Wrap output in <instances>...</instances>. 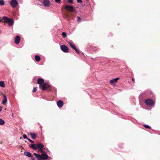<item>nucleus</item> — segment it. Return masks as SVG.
<instances>
[{
  "instance_id": "nucleus-1",
  "label": "nucleus",
  "mask_w": 160,
  "mask_h": 160,
  "mask_svg": "<svg viewBox=\"0 0 160 160\" xmlns=\"http://www.w3.org/2000/svg\"><path fill=\"white\" fill-rule=\"evenodd\" d=\"M34 155L37 158L38 160H45L48 159L49 156L47 154H42L41 155L34 153Z\"/></svg>"
},
{
  "instance_id": "nucleus-2",
  "label": "nucleus",
  "mask_w": 160,
  "mask_h": 160,
  "mask_svg": "<svg viewBox=\"0 0 160 160\" xmlns=\"http://www.w3.org/2000/svg\"><path fill=\"white\" fill-rule=\"evenodd\" d=\"M44 146L41 143H38L36 144H32L30 146V147L32 148L34 150L37 149L39 150L40 149H43Z\"/></svg>"
},
{
  "instance_id": "nucleus-3",
  "label": "nucleus",
  "mask_w": 160,
  "mask_h": 160,
  "mask_svg": "<svg viewBox=\"0 0 160 160\" xmlns=\"http://www.w3.org/2000/svg\"><path fill=\"white\" fill-rule=\"evenodd\" d=\"M2 19L4 21V22L8 23V25L10 26H12L13 24L14 21L12 19H10L4 16Z\"/></svg>"
},
{
  "instance_id": "nucleus-4",
  "label": "nucleus",
  "mask_w": 160,
  "mask_h": 160,
  "mask_svg": "<svg viewBox=\"0 0 160 160\" xmlns=\"http://www.w3.org/2000/svg\"><path fill=\"white\" fill-rule=\"evenodd\" d=\"M39 87L43 91H45L48 89L49 91L50 90V86L46 83H44L42 85H39Z\"/></svg>"
},
{
  "instance_id": "nucleus-5",
  "label": "nucleus",
  "mask_w": 160,
  "mask_h": 160,
  "mask_svg": "<svg viewBox=\"0 0 160 160\" xmlns=\"http://www.w3.org/2000/svg\"><path fill=\"white\" fill-rule=\"evenodd\" d=\"M64 8L67 11L69 12H73L74 11V8L72 6L67 5Z\"/></svg>"
},
{
  "instance_id": "nucleus-6",
  "label": "nucleus",
  "mask_w": 160,
  "mask_h": 160,
  "mask_svg": "<svg viewBox=\"0 0 160 160\" xmlns=\"http://www.w3.org/2000/svg\"><path fill=\"white\" fill-rule=\"evenodd\" d=\"M145 102L147 105L149 106H153L154 104V101L150 99H148L146 100Z\"/></svg>"
},
{
  "instance_id": "nucleus-7",
  "label": "nucleus",
  "mask_w": 160,
  "mask_h": 160,
  "mask_svg": "<svg viewBox=\"0 0 160 160\" xmlns=\"http://www.w3.org/2000/svg\"><path fill=\"white\" fill-rule=\"evenodd\" d=\"M10 4L12 8H15L18 5V2L16 0H11Z\"/></svg>"
},
{
  "instance_id": "nucleus-8",
  "label": "nucleus",
  "mask_w": 160,
  "mask_h": 160,
  "mask_svg": "<svg viewBox=\"0 0 160 160\" xmlns=\"http://www.w3.org/2000/svg\"><path fill=\"white\" fill-rule=\"evenodd\" d=\"M61 49L62 50L65 52H68V48L67 46L64 45H62L61 46Z\"/></svg>"
},
{
  "instance_id": "nucleus-9",
  "label": "nucleus",
  "mask_w": 160,
  "mask_h": 160,
  "mask_svg": "<svg viewBox=\"0 0 160 160\" xmlns=\"http://www.w3.org/2000/svg\"><path fill=\"white\" fill-rule=\"evenodd\" d=\"M37 83L39 84L40 85H42V84L44 83V79L41 78H38L37 80Z\"/></svg>"
},
{
  "instance_id": "nucleus-10",
  "label": "nucleus",
  "mask_w": 160,
  "mask_h": 160,
  "mask_svg": "<svg viewBox=\"0 0 160 160\" xmlns=\"http://www.w3.org/2000/svg\"><path fill=\"white\" fill-rule=\"evenodd\" d=\"M20 40V37L18 36H17L15 39V43L16 44H18Z\"/></svg>"
},
{
  "instance_id": "nucleus-11",
  "label": "nucleus",
  "mask_w": 160,
  "mask_h": 160,
  "mask_svg": "<svg viewBox=\"0 0 160 160\" xmlns=\"http://www.w3.org/2000/svg\"><path fill=\"white\" fill-rule=\"evenodd\" d=\"M57 104L59 108H61L63 106V102L62 100H59L57 102Z\"/></svg>"
},
{
  "instance_id": "nucleus-12",
  "label": "nucleus",
  "mask_w": 160,
  "mask_h": 160,
  "mask_svg": "<svg viewBox=\"0 0 160 160\" xmlns=\"http://www.w3.org/2000/svg\"><path fill=\"white\" fill-rule=\"evenodd\" d=\"M43 4L45 6L48 7L50 4V2L48 0H45L44 1Z\"/></svg>"
},
{
  "instance_id": "nucleus-13",
  "label": "nucleus",
  "mask_w": 160,
  "mask_h": 160,
  "mask_svg": "<svg viewBox=\"0 0 160 160\" xmlns=\"http://www.w3.org/2000/svg\"><path fill=\"white\" fill-rule=\"evenodd\" d=\"M30 135L31 136L32 138L34 140L36 139L37 138V135L34 133H30Z\"/></svg>"
},
{
  "instance_id": "nucleus-14",
  "label": "nucleus",
  "mask_w": 160,
  "mask_h": 160,
  "mask_svg": "<svg viewBox=\"0 0 160 160\" xmlns=\"http://www.w3.org/2000/svg\"><path fill=\"white\" fill-rule=\"evenodd\" d=\"M119 79V78H117L115 79L111 80L110 81V83L111 84H112L113 83H116L117 82L118 80Z\"/></svg>"
},
{
  "instance_id": "nucleus-15",
  "label": "nucleus",
  "mask_w": 160,
  "mask_h": 160,
  "mask_svg": "<svg viewBox=\"0 0 160 160\" xmlns=\"http://www.w3.org/2000/svg\"><path fill=\"white\" fill-rule=\"evenodd\" d=\"M3 100L2 102V103L3 104H5L7 102V97L5 94H3Z\"/></svg>"
},
{
  "instance_id": "nucleus-16",
  "label": "nucleus",
  "mask_w": 160,
  "mask_h": 160,
  "mask_svg": "<svg viewBox=\"0 0 160 160\" xmlns=\"http://www.w3.org/2000/svg\"><path fill=\"white\" fill-rule=\"evenodd\" d=\"M68 43L70 45L71 47L73 49H75L76 48V46L73 42H68Z\"/></svg>"
},
{
  "instance_id": "nucleus-17",
  "label": "nucleus",
  "mask_w": 160,
  "mask_h": 160,
  "mask_svg": "<svg viewBox=\"0 0 160 160\" xmlns=\"http://www.w3.org/2000/svg\"><path fill=\"white\" fill-rule=\"evenodd\" d=\"M24 154L28 157H32V154L30 152L25 151L24 153Z\"/></svg>"
},
{
  "instance_id": "nucleus-18",
  "label": "nucleus",
  "mask_w": 160,
  "mask_h": 160,
  "mask_svg": "<svg viewBox=\"0 0 160 160\" xmlns=\"http://www.w3.org/2000/svg\"><path fill=\"white\" fill-rule=\"evenodd\" d=\"M35 59L36 61L39 62L41 58L39 56L37 55L35 57Z\"/></svg>"
},
{
  "instance_id": "nucleus-19",
  "label": "nucleus",
  "mask_w": 160,
  "mask_h": 160,
  "mask_svg": "<svg viewBox=\"0 0 160 160\" xmlns=\"http://www.w3.org/2000/svg\"><path fill=\"white\" fill-rule=\"evenodd\" d=\"M37 152L38 153H40V152H42V154H47L46 152H45L43 150H42V149H40L39 150H38V151Z\"/></svg>"
},
{
  "instance_id": "nucleus-20",
  "label": "nucleus",
  "mask_w": 160,
  "mask_h": 160,
  "mask_svg": "<svg viewBox=\"0 0 160 160\" xmlns=\"http://www.w3.org/2000/svg\"><path fill=\"white\" fill-rule=\"evenodd\" d=\"M0 86L2 88H4L5 87L4 82L0 81Z\"/></svg>"
},
{
  "instance_id": "nucleus-21",
  "label": "nucleus",
  "mask_w": 160,
  "mask_h": 160,
  "mask_svg": "<svg viewBox=\"0 0 160 160\" xmlns=\"http://www.w3.org/2000/svg\"><path fill=\"white\" fill-rule=\"evenodd\" d=\"M5 123L4 121L2 119H0V125H3Z\"/></svg>"
},
{
  "instance_id": "nucleus-22",
  "label": "nucleus",
  "mask_w": 160,
  "mask_h": 160,
  "mask_svg": "<svg viewBox=\"0 0 160 160\" xmlns=\"http://www.w3.org/2000/svg\"><path fill=\"white\" fill-rule=\"evenodd\" d=\"M0 5H4V2L3 0H0Z\"/></svg>"
},
{
  "instance_id": "nucleus-23",
  "label": "nucleus",
  "mask_w": 160,
  "mask_h": 160,
  "mask_svg": "<svg viewBox=\"0 0 160 160\" xmlns=\"http://www.w3.org/2000/svg\"><path fill=\"white\" fill-rule=\"evenodd\" d=\"M143 126H144V127H145V128H147L150 129L151 128V127H150V126H149L145 124V125H143Z\"/></svg>"
},
{
  "instance_id": "nucleus-24",
  "label": "nucleus",
  "mask_w": 160,
  "mask_h": 160,
  "mask_svg": "<svg viewBox=\"0 0 160 160\" xmlns=\"http://www.w3.org/2000/svg\"><path fill=\"white\" fill-rule=\"evenodd\" d=\"M62 35L63 38H65L67 37L66 33L64 32L62 33Z\"/></svg>"
},
{
  "instance_id": "nucleus-25",
  "label": "nucleus",
  "mask_w": 160,
  "mask_h": 160,
  "mask_svg": "<svg viewBox=\"0 0 160 160\" xmlns=\"http://www.w3.org/2000/svg\"><path fill=\"white\" fill-rule=\"evenodd\" d=\"M55 1L58 3L59 4H60L61 3V0H55Z\"/></svg>"
},
{
  "instance_id": "nucleus-26",
  "label": "nucleus",
  "mask_w": 160,
  "mask_h": 160,
  "mask_svg": "<svg viewBox=\"0 0 160 160\" xmlns=\"http://www.w3.org/2000/svg\"><path fill=\"white\" fill-rule=\"evenodd\" d=\"M23 137L24 139H26L28 140V138L27 136L25 134H24L23 135Z\"/></svg>"
},
{
  "instance_id": "nucleus-27",
  "label": "nucleus",
  "mask_w": 160,
  "mask_h": 160,
  "mask_svg": "<svg viewBox=\"0 0 160 160\" xmlns=\"http://www.w3.org/2000/svg\"><path fill=\"white\" fill-rule=\"evenodd\" d=\"M74 50H75L77 53L78 54L79 53L80 51L77 48H76Z\"/></svg>"
},
{
  "instance_id": "nucleus-28",
  "label": "nucleus",
  "mask_w": 160,
  "mask_h": 160,
  "mask_svg": "<svg viewBox=\"0 0 160 160\" xmlns=\"http://www.w3.org/2000/svg\"><path fill=\"white\" fill-rule=\"evenodd\" d=\"M68 2L70 3H71V4L73 3V0H68Z\"/></svg>"
},
{
  "instance_id": "nucleus-29",
  "label": "nucleus",
  "mask_w": 160,
  "mask_h": 160,
  "mask_svg": "<svg viewBox=\"0 0 160 160\" xmlns=\"http://www.w3.org/2000/svg\"><path fill=\"white\" fill-rule=\"evenodd\" d=\"M37 91V88H34L33 90H32V92H35Z\"/></svg>"
},
{
  "instance_id": "nucleus-30",
  "label": "nucleus",
  "mask_w": 160,
  "mask_h": 160,
  "mask_svg": "<svg viewBox=\"0 0 160 160\" xmlns=\"http://www.w3.org/2000/svg\"><path fill=\"white\" fill-rule=\"evenodd\" d=\"M81 20V18L79 17H77V21L78 22H79Z\"/></svg>"
},
{
  "instance_id": "nucleus-31",
  "label": "nucleus",
  "mask_w": 160,
  "mask_h": 160,
  "mask_svg": "<svg viewBox=\"0 0 160 160\" xmlns=\"http://www.w3.org/2000/svg\"><path fill=\"white\" fill-rule=\"evenodd\" d=\"M28 140L31 142V143H34V141H32V140H31V139H30L28 138Z\"/></svg>"
},
{
  "instance_id": "nucleus-32",
  "label": "nucleus",
  "mask_w": 160,
  "mask_h": 160,
  "mask_svg": "<svg viewBox=\"0 0 160 160\" xmlns=\"http://www.w3.org/2000/svg\"><path fill=\"white\" fill-rule=\"evenodd\" d=\"M77 2L79 3H82V0H77Z\"/></svg>"
},
{
  "instance_id": "nucleus-33",
  "label": "nucleus",
  "mask_w": 160,
  "mask_h": 160,
  "mask_svg": "<svg viewBox=\"0 0 160 160\" xmlns=\"http://www.w3.org/2000/svg\"><path fill=\"white\" fill-rule=\"evenodd\" d=\"M2 109V107L1 106H0V112L1 111Z\"/></svg>"
},
{
  "instance_id": "nucleus-34",
  "label": "nucleus",
  "mask_w": 160,
  "mask_h": 160,
  "mask_svg": "<svg viewBox=\"0 0 160 160\" xmlns=\"http://www.w3.org/2000/svg\"><path fill=\"white\" fill-rule=\"evenodd\" d=\"M132 80L133 81H134V79L133 78H132Z\"/></svg>"
},
{
  "instance_id": "nucleus-35",
  "label": "nucleus",
  "mask_w": 160,
  "mask_h": 160,
  "mask_svg": "<svg viewBox=\"0 0 160 160\" xmlns=\"http://www.w3.org/2000/svg\"><path fill=\"white\" fill-rule=\"evenodd\" d=\"M2 21V20L0 18V22H1Z\"/></svg>"
},
{
  "instance_id": "nucleus-36",
  "label": "nucleus",
  "mask_w": 160,
  "mask_h": 160,
  "mask_svg": "<svg viewBox=\"0 0 160 160\" xmlns=\"http://www.w3.org/2000/svg\"><path fill=\"white\" fill-rule=\"evenodd\" d=\"M22 138V137H21L20 139H21Z\"/></svg>"
},
{
  "instance_id": "nucleus-37",
  "label": "nucleus",
  "mask_w": 160,
  "mask_h": 160,
  "mask_svg": "<svg viewBox=\"0 0 160 160\" xmlns=\"http://www.w3.org/2000/svg\"><path fill=\"white\" fill-rule=\"evenodd\" d=\"M87 1H88V0H86Z\"/></svg>"
}]
</instances>
